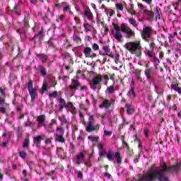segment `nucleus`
I'll return each instance as SVG.
<instances>
[{"label": "nucleus", "mask_w": 181, "mask_h": 181, "mask_svg": "<svg viewBox=\"0 0 181 181\" xmlns=\"http://www.w3.org/2000/svg\"><path fill=\"white\" fill-rule=\"evenodd\" d=\"M126 49L132 54H135L136 57H141L142 54V46L141 45V41L136 40L134 42H129L125 45Z\"/></svg>", "instance_id": "nucleus-1"}, {"label": "nucleus", "mask_w": 181, "mask_h": 181, "mask_svg": "<svg viewBox=\"0 0 181 181\" xmlns=\"http://www.w3.org/2000/svg\"><path fill=\"white\" fill-rule=\"evenodd\" d=\"M122 25L118 26L115 24L113 25L112 29V35L118 42H122Z\"/></svg>", "instance_id": "nucleus-2"}, {"label": "nucleus", "mask_w": 181, "mask_h": 181, "mask_svg": "<svg viewBox=\"0 0 181 181\" xmlns=\"http://www.w3.org/2000/svg\"><path fill=\"white\" fill-rule=\"evenodd\" d=\"M152 27H144L141 31V37L146 42H148L152 39Z\"/></svg>", "instance_id": "nucleus-3"}, {"label": "nucleus", "mask_w": 181, "mask_h": 181, "mask_svg": "<svg viewBox=\"0 0 181 181\" xmlns=\"http://www.w3.org/2000/svg\"><path fill=\"white\" fill-rule=\"evenodd\" d=\"M28 88L31 97V100L35 101V100H36V97H37V86H35V88H33V82L30 81L28 83Z\"/></svg>", "instance_id": "nucleus-4"}, {"label": "nucleus", "mask_w": 181, "mask_h": 181, "mask_svg": "<svg viewBox=\"0 0 181 181\" xmlns=\"http://www.w3.org/2000/svg\"><path fill=\"white\" fill-rule=\"evenodd\" d=\"M122 31L126 35V37L131 38L135 36V32L131 28L126 26L125 24H122Z\"/></svg>", "instance_id": "nucleus-5"}, {"label": "nucleus", "mask_w": 181, "mask_h": 181, "mask_svg": "<svg viewBox=\"0 0 181 181\" xmlns=\"http://www.w3.org/2000/svg\"><path fill=\"white\" fill-rule=\"evenodd\" d=\"M94 124H95V120L94 119L93 116H91L89 118V121L86 126V130L87 132H93V131H95V128H94Z\"/></svg>", "instance_id": "nucleus-6"}, {"label": "nucleus", "mask_w": 181, "mask_h": 181, "mask_svg": "<svg viewBox=\"0 0 181 181\" xmlns=\"http://www.w3.org/2000/svg\"><path fill=\"white\" fill-rule=\"evenodd\" d=\"M83 19H88V21H93V19H94V16L88 7H85L83 9Z\"/></svg>", "instance_id": "nucleus-7"}, {"label": "nucleus", "mask_w": 181, "mask_h": 181, "mask_svg": "<svg viewBox=\"0 0 181 181\" xmlns=\"http://www.w3.org/2000/svg\"><path fill=\"white\" fill-rule=\"evenodd\" d=\"M46 139V136L45 134L38 135L33 137V145H35L37 147L40 146V143L42 141L45 140Z\"/></svg>", "instance_id": "nucleus-8"}, {"label": "nucleus", "mask_w": 181, "mask_h": 181, "mask_svg": "<svg viewBox=\"0 0 181 181\" xmlns=\"http://www.w3.org/2000/svg\"><path fill=\"white\" fill-rule=\"evenodd\" d=\"M102 50H103L104 52H100L101 56H108L111 59H114V54L111 53V49L109 46H103Z\"/></svg>", "instance_id": "nucleus-9"}, {"label": "nucleus", "mask_w": 181, "mask_h": 181, "mask_svg": "<svg viewBox=\"0 0 181 181\" xmlns=\"http://www.w3.org/2000/svg\"><path fill=\"white\" fill-rule=\"evenodd\" d=\"M84 158H86V151L81 152L75 156L76 163L81 165V162H84Z\"/></svg>", "instance_id": "nucleus-10"}, {"label": "nucleus", "mask_w": 181, "mask_h": 181, "mask_svg": "<svg viewBox=\"0 0 181 181\" xmlns=\"http://www.w3.org/2000/svg\"><path fill=\"white\" fill-rule=\"evenodd\" d=\"M83 54L86 57H95L97 54L93 52V49L90 47H86L83 49Z\"/></svg>", "instance_id": "nucleus-11"}, {"label": "nucleus", "mask_w": 181, "mask_h": 181, "mask_svg": "<svg viewBox=\"0 0 181 181\" xmlns=\"http://www.w3.org/2000/svg\"><path fill=\"white\" fill-rule=\"evenodd\" d=\"M101 81H103V76L98 75L92 79L90 81V86H98Z\"/></svg>", "instance_id": "nucleus-12"}, {"label": "nucleus", "mask_w": 181, "mask_h": 181, "mask_svg": "<svg viewBox=\"0 0 181 181\" xmlns=\"http://www.w3.org/2000/svg\"><path fill=\"white\" fill-rule=\"evenodd\" d=\"M45 121H46V116L45 115H41L37 117V128L45 127Z\"/></svg>", "instance_id": "nucleus-13"}, {"label": "nucleus", "mask_w": 181, "mask_h": 181, "mask_svg": "<svg viewBox=\"0 0 181 181\" xmlns=\"http://www.w3.org/2000/svg\"><path fill=\"white\" fill-rule=\"evenodd\" d=\"M80 87V82L78 80L73 78L71 81V83L69 86L70 90H77Z\"/></svg>", "instance_id": "nucleus-14"}, {"label": "nucleus", "mask_w": 181, "mask_h": 181, "mask_svg": "<svg viewBox=\"0 0 181 181\" xmlns=\"http://www.w3.org/2000/svg\"><path fill=\"white\" fill-rule=\"evenodd\" d=\"M144 74L148 81H153V75L152 74V69H146Z\"/></svg>", "instance_id": "nucleus-15"}, {"label": "nucleus", "mask_w": 181, "mask_h": 181, "mask_svg": "<svg viewBox=\"0 0 181 181\" xmlns=\"http://www.w3.org/2000/svg\"><path fill=\"white\" fill-rule=\"evenodd\" d=\"M59 102V111L62 112L63 111L64 108H66L67 107V103H66V100L64 99L60 98L58 99Z\"/></svg>", "instance_id": "nucleus-16"}, {"label": "nucleus", "mask_w": 181, "mask_h": 181, "mask_svg": "<svg viewBox=\"0 0 181 181\" xmlns=\"http://www.w3.org/2000/svg\"><path fill=\"white\" fill-rule=\"evenodd\" d=\"M111 107V103L110 100L105 99L101 104L99 105V108H110Z\"/></svg>", "instance_id": "nucleus-17"}, {"label": "nucleus", "mask_w": 181, "mask_h": 181, "mask_svg": "<svg viewBox=\"0 0 181 181\" xmlns=\"http://www.w3.org/2000/svg\"><path fill=\"white\" fill-rule=\"evenodd\" d=\"M66 108H68V110L70 111L72 114H74L76 112V107L74 105H73V103L71 102H69L66 105Z\"/></svg>", "instance_id": "nucleus-18"}, {"label": "nucleus", "mask_w": 181, "mask_h": 181, "mask_svg": "<svg viewBox=\"0 0 181 181\" xmlns=\"http://www.w3.org/2000/svg\"><path fill=\"white\" fill-rule=\"evenodd\" d=\"M171 88L174 90V91H176L181 95V87H180L179 84L177 83H173L171 85Z\"/></svg>", "instance_id": "nucleus-19"}, {"label": "nucleus", "mask_w": 181, "mask_h": 181, "mask_svg": "<svg viewBox=\"0 0 181 181\" xmlns=\"http://www.w3.org/2000/svg\"><path fill=\"white\" fill-rule=\"evenodd\" d=\"M126 107L127 114L129 115H132V114H134V112H135V110L132 107V106L130 104H127Z\"/></svg>", "instance_id": "nucleus-20"}, {"label": "nucleus", "mask_w": 181, "mask_h": 181, "mask_svg": "<svg viewBox=\"0 0 181 181\" xmlns=\"http://www.w3.org/2000/svg\"><path fill=\"white\" fill-rule=\"evenodd\" d=\"M115 93V88L114 86V84L112 86H109L106 90L105 94H114Z\"/></svg>", "instance_id": "nucleus-21"}, {"label": "nucleus", "mask_w": 181, "mask_h": 181, "mask_svg": "<svg viewBox=\"0 0 181 181\" xmlns=\"http://www.w3.org/2000/svg\"><path fill=\"white\" fill-rule=\"evenodd\" d=\"M5 103V100H4L2 98H0V112L4 113L6 111V109L4 106V104Z\"/></svg>", "instance_id": "nucleus-22"}, {"label": "nucleus", "mask_w": 181, "mask_h": 181, "mask_svg": "<svg viewBox=\"0 0 181 181\" xmlns=\"http://www.w3.org/2000/svg\"><path fill=\"white\" fill-rule=\"evenodd\" d=\"M137 6L139 9H140L141 12H142L143 13H146L148 12V10H146V8L145 7V6H144V4L138 3Z\"/></svg>", "instance_id": "nucleus-23"}, {"label": "nucleus", "mask_w": 181, "mask_h": 181, "mask_svg": "<svg viewBox=\"0 0 181 181\" xmlns=\"http://www.w3.org/2000/svg\"><path fill=\"white\" fill-rule=\"evenodd\" d=\"M84 30L86 33L91 31L93 30V26L89 23H84L83 24Z\"/></svg>", "instance_id": "nucleus-24"}, {"label": "nucleus", "mask_w": 181, "mask_h": 181, "mask_svg": "<svg viewBox=\"0 0 181 181\" xmlns=\"http://www.w3.org/2000/svg\"><path fill=\"white\" fill-rule=\"evenodd\" d=\"M129 23H130V25H132V26H134V28H136V29H138V23L134 18H129Z\"/></svg>", "instance_id": "nucleus-25"}, {"label": "nucleus", "mask_w": 181, "mask_h": 181, "mask_svg": "<svg viewBox=\"0 0 181 181\" xmlns=\"http://www.w3.org/2000/svg\"><path fill=\"white\" fill-rule=\"evenodd\" d=\"M128 97H129V98H135V90L134 89V87H131V89L129 90V91L127 93Z\"/></svg>", "instance_id": "nucleus-26"}, {"label": "nucleus", "mask_w": 181, "mask_h": 181, "mask_svg": "<svg viewBox=\"0 0 181 181\" xmlns=\"http://www.w3.org/2000/svg\"><path fill=\"white\" fill-rule=\"evenodd\" d=\"M59 119L62 122V124H65L66 125L69 124V122L67 121V119L66 118V116L64 115L59 116Z\"/></svg>", "instance_id": "nucleus-27"}, {"label": "nucleus", "mask_w": 181, "mask_h": 181, "mask_svg": "<svg viewBox=\"0 0 181 181\" xmlns=\"http://www.w3.org/2000/svg\"><path fill=\"white\" fill-rule=\"evenodd\" d=\"M145 54H146V56H148V57H150L151 59L155 57V54H153V50L152 49H146Z\"/></svg>", "instance_id": "nucleus-28"}, {"label": "nucleus", "mask_w": 181, "mask_h": 181, "mask_svg": "<svg viewBox=\"0 0 181 181\" xmlns=\"http://www.w3.org/2000/svg\"><path fill=\"white\" fill-rule=\"evenodd\" d=\"M63 135L64 134H55L56 141H57V142H61L62 144L64 143L65 140L64 138H63Z\"/></svg>", "instance_id": "nucleus-29"}, {"label": "nucleus", "mask_w": 181, "mask_h": 181, "mask_svg": "<svg viewBox=\"0 0 181 181\" xmlns=\"http://www.w3.org/2000/svg\"><path fill=\"white\" fill-rule=\"evenodd\" d=\"M39 70H40L41 71V76H42L43 77H45V76H46L47 74V73L46 72V68H45L43 66L40 65L38 66Z\"/></svg>", "instance_id": "nucleus-30"}, {"label": "nucleus", "mask_w": 181, "mask_h": 181, "mask_svg": "<svg viewBox=\"0 0 181 181\" xmlns=\"http://www.w3.org/2000/svg\"><path fill=\"white\" fill-rule=\"evenodd\" d=\"M62 5L63 6L64 12H67V11H70V6H69V4H67V2H62Z\"/></svg>", "instance_id": "nucleus-31"}, {"label": "nucleus", "mask_w": 181, "mask_h": 181, "mask_svg": "<svg viewBox=\"0 0 181 181\" xmlns=\"http://www.w3.org/2000/svg\"><path fill=\"white\" fill-rule=\"evenodd\" d=\"M153 59L151 60V62L153 63V64L155 65V67H156V69L158 70V66L159 65V63H160V61H159L158 59V58H156V57H154L153 58H151Z\"/></svg>", "instance_id": "nucleus-32"}, {"label": "nucleus", "mask_w": 181, "mask_h": 181, "mask_svg": "<svg viewBox=\"0 0 181 181\" xmlns=\"http://www.w3.org/2000/svg\"><path fill=\"white\" fill-rule=\"evenodd\" d=\"M134 73L136 74V77L139 81H142V78L141 77V70L139 69H136L134 71Z\"/></svg>", "instance_id": "nucleus-33"}, {"label": "nucleus", "mask_w": 181, "mask_h": 181, "mask_svg": "<svg viewBox=\"0 0 181 181\" xmlns=\"http://www.w3.org/2000/svg\"><path fill=\"white\" fill-rule=\"evenodd\" d=\"M54 124H56V120L52 119L49 124H44V128L47 129V128L52 127V125H54Z\"/></svg>", "instance_id": "nucleus-34"}, {"label": "nucleus", "mask_w": 181, "mask_h": 181, "mask_svg": "<svg viewBox=\"0 0 181 181\" xmlns=\"http://www.w3.org/2000/svg\"><path fill=\"white\" fill-rule=\"evenodd\" d=\"M88 139L89 141H92V142H97L100 138L97 136H88Z\"/></svg>", "instance_id": "nucleus-35"}, {"label": "nucleus", "mask_w": 181, "mask_h": 181, "mask_svg": "<svg viewBox=\"0 0 181 181\" xmlns=\"http://www.w3.org/2000/svg\"><path fill=\"white\" fill-rule=\"evenodd\" d=\"M115 158H116L117 163H121V162H122V160L121 159V156H120L119 153H118V152L115 153Z\"/></svg>", "instance_id": "nucleus-36"}, {"label": "nucleus", "mask_w": 181, "mask_h": 181, "mask_svg": "<svg viewBox=\"0 0 181 181\" xmlns=\"http://www.w3.org/2000/svg\"><path fill=\"white\" fill-rule=\"evenodd\" d=\"M149 42L150 49L153 50L155 49V42H153V38H150Z\"/></svg>", "instance_id": "nucleus-37"}, {"label": "nucleus", "mask_w": 181, "mask_h": 181, "mask_svg": "<svg viewBox=\"0 0 181 181\" xmlns=\"http://www.w3.org/2000/svg\"><path fill=\"white\" fill-rule=\"evenodd\" d=\"M73 40H74V42H76V43H78L79 42H81V38L80 37V36H78V35L74 34V35H73Z\"/></svg>", "instance_id": "nucleus-38"}, {"label": "nucleus", "mask_w": 181, "mask_h": 181, "mask_svg": "<svg viewBox=\"0 0 181 181\" xmlns=\"http://www.w3.org/2000/svg\"><path fill=\"white\" fill-rule=\"evenodd\" d=\"M57 135H64V129L63 128L57 127Z\"/></svg>", "instance_id": "nucleus-39"}, {"label": "nucleus", "mask_w": 181, "mask_h": 181, "mask_svg": "<svg viewBox=\"0 0 181 181\" xmlns=\"http://www.w3.org/2000/svg\"><path fill=\"white\" fill-rule=\"evenodd\" d=\"M37 56H41L42 63H46V62H47V55H44V54H40Z\"/></svg>", "instance_id": "nucleus-40"}, {"label": "nucleus", "mask_w": 181, "mask_h": 181, "mask_svg": "<svg viewBox=\"0 0 181 181\" xmlns=\"http://www.w3.org/2000/svg\"><path fill=\"white\" fill-rule=\"evenodd\" d=\"M113 59H114L115 63H116V64H118V63H119V54H116L115 56H114Z\"/></svg>", "instance_id": "nucleus-41"}, {"label": "nucleus", "mask_w": 181, "mask_h": 181, "mask_svg": "<svg viewBox=\"0 0 181 181\" xmlns=\"http://www.w3.org/2000/svg\"><path fill=\"white\" fill-rule=\"evenodd\" d=\"M103 135H104V136H111V135H112V132L104 130Z\"/></svg>", "instance_id": "nucleus-42"}, {"label": "nucleus", "mask_w": 181, "mask_h": 181, "mask_svg": "<svg viewBox=\"0 0 181 181\" xmlns=\"http://www.w3.org/2000/svg\"><path fill=\"white\" fill-rule=\"evenodd\" d=\"M58 95H59V93H57V91H54L49 93V97H53L54 98H56V97H57Z\"/></svg>", "instance_id": "nucleus-43"}, {"label": "nucleus", "mask_w": 181, "mask_h": 181, "mask_svg": "<svg viewBox=\"0 0 181 181\" xmlns=\"http://www.w3.org/2000/svg\"><path fill=\"white\" fill-rule=\"evenodd\" d=\"M42 90V91H47V82H46V81L43 83Z\"/></svg>", "instance_id": "nucleus-44"}, {"label": "nucleus", "mask_w": 181, "mask_h": 181, "mask_svg": "<svg viewBox=\"0 0 181 181\" xmlns=\"http://www.w3.org/2000/svg\"><path fill=\"white\" fill-rule=\"evenodd\" d=\"M107 158L108 160H112V159L114 158V154H112V153H107Z\"/></svg>", "instance_id": "nucleus-45"}, {"label": "nucleus", "mask_w": 181, "mask_h": 181, "mask_svg": "<svg viewBox=\"0 0 181 181\" xmlns=\"http://www.w3.org/2000/svg\"><path fill=\"white\" fill-rule=\"evenodd\" d=\"M146 15H148L150 19H152L153 18V12L149 11L147 10L146 13H144Z\"/></svg>", "instance_id": "nucleus-46"}, {"label": "nucleus", "mask_w": 181, "mask_h": 181, "mask_svg": "<svg viewBox=\"0 0 181 181\" xmlns=\"http://www.w3.org/2000/svg\"><path fill=\"white\" fill-rule=\"evenodd\" d=\"M42 33H43V30H41L40 32H38L37 34L35 35L34 37H39L40 39H42Z\"/></svg>", "instance_id": "nucleus-47"}, {"label": "nucleus", "mask_w": 181, "mask_h": 181, "mask_svg": "<svg viewBox=\"0 0 181 181\" xmlns=\"http://www.w3.org/2000/svg\"><path fill=\"white\" fill-rule=\"evenodd\" d=\"M169 42L172 43L173 42H175V36L172 34H170L168 36Z\"/></svg>", "instance_id": "nucleus-48"}, {"label": "nucleus", "mask_w": 181, "mask_h": 181, "mask_svg": "<svg viewBox=\"0 0 181 181\" xmlns=\"http://www.w3.org/2000/svg\"><path fill=\"white\" fill-rule=\"evenodd\" d=\"M114 13H115V11L114 10L110 9V10H108V11H107V15L108 16H112V15H114Z\"/></svg>", "instance_id": "nucleus-49"}, {"label": "nucleus", "mask_w": 181, "mask_h": 181, "mask_svg": "<svg viewBox=\"0 0 181 181\" xmlns=\"http://www.w3.org/2000/svg\"><path fill=\"white\" fill-rule=\"evenodd\" d=\"M19 155H20L21 158H22V159H25V158H26V152H25V151H21L19 153Z\"/></svg>", "instance_id": "nucleus-50"}, {"label": "nucleus", "mask_w": 181, "mask_h": 181, "mask_svg": "<svg viewBox=\"0 0 181 181\" xmlns=\"http://www.w3.org/2000/svg\"><path fill=\"white\" fill-rule=\"evenodd\" d=\"M23 146L24 148H26V147L29 146V139H25V142H24Z\"/></svg>", "instance_id": "nucleus-51"}, {"label": "nucleus", "mask_w": 181, "mask_h": 181, "mask_svg": "<svg viewBox=\"0 0 181 181\" xmlns=\"http://www.w3.org/2000/svg\"><path fill=\"white\" fill-rule=\"evenodd\" d=\"M17 33L20 34V36H21V37L23 36H25V30H17Z\"/></svg>", "instance_id": "nucleus-52"}, {"label": "nucleus", "mask_w": 181, "mask_h": 181, "mask_svg": "<svg viewBox=\"0 0 181 181\" xmlns=\"http://www.w3.org/2000/svg\"><path fill=\"white\" fill-rule=\"evenodd\" d=\"M99 153L100 156H104V155H107V152L105 149L103 150H99Z\"/></svg>", "instance_id": "nucleus-53"}, {"label": "nucleus", "mask_w": 181, "mask_h": 181, "mask_svg": "<svg viewBox=\"0 0 181 181\" xmlns=\"http://www.w3.org/2000/svg\"><path fill=\"white\" fill-rule=\"evenodd\" d=\"M33 125V122L30 121H27L25 122V127H32Z\"/></svg>", "instance_id": "nucleus-54"}, {"label": "nucleus", "mask_w": 181, "mask_h": 181, "mask_svg": "<svg viewBox=\"0 0 181 181\" xmlns=\"http://www.w3.org/2000/svg\"><path fill=\"white\" fill-rule=\"evenodd\" d=\"M93 49L95 51L100 50V47L97 44H93Z\"/></svg>", "instance_id": "nucleus-55"}, {"label": "nucleus", "mask_w": 181, "mask_h": 181, "mask_svg": "<svg viewBox=\"0 0 181 181\" xmlns=\"http://www.w3.org/2000/svg\"><path fill=\"white\" fill-rule=\"evenodd\" d=\"M76 175H78V177L80 179L83 178V173L80 171H76Z\"/></svg>", "instance_id": "nucleus-56"}, {"label": "nucleus", "mask_w": 181, "mask_h": 181, "mask_svg": "<svg viewBox=\"0 0 181 181\" xmlns=\"http://www.w3.org/2000/svg\"><path fill=\"white\" fill-rule=\"evenodd\" d=\"M98 148L99 149V151H103L104 150V144H99L98 146Z\"/></svg>", "instance_id": "nucleus-57"}, {"label": "nucleus", "mask_w": 181, "mask_h": 181, "mask_svg": "<svg viewBox=\"0 0 181 181\" xmlns=\"http://www.w3.org/2000/svg\"><path fill=\"white\" fill-rule=\"evenodd\" d=\"M49 144H52V138H49V139H45V144L49 145Z\"/></svg>", "instance_id": "nucleus-58"}, {"label": "nucleus", "mask_w": 181, "mask_h": 181, "mask_svg": "<svg viewBox=\"0 0 181 181\" xmlns=\"http://www.w3.org/2000/svg\"><path fill=\"white\" fill-rule=\"evenodd\" d=\"M143 2H146L148 5H151L152 4V0H142Z\"/></svg>", "instance_id": "nucleus-59"}, {"label": "nucleus", "mask_w": 181, "mask_h": 181, "mask_svg": "<svg viewBox=\"0 0 181 181\" xmlns=\"http://www.w3.org/2000/svg\"><path fill=\"white\" fill-rule=\"evenodd\" d=\"M117 9H119V11H124V7L122 6H119L117 4Z\"/></svg>", "instance_id": "nucleus-60"}, {"label": "nucleus", "mask_w": 181, "mask_h": 181, "mask_svg": "<svg viewBox=\"0 0 181 181\" xmlns=\"http://www.w3.org/2000/svg\"><path fill=\"white\" fill-rule=\"evenodd\" d=\"M128 12L130 15H136V11H128Z\"/></svg>", "instance_id": "nucleus-61"}, {"label": "nucleus", "mask_w": 181, "mask_h": 181, "mask_svg": "<svg viewBox=\"0 0 181 181\" xmlns=\"http://www.w3.org/2000/svg\"><path fill=\"white\" fill-rule=\"evenodd\" d=\"M23 175L24 177H26V176H28V171H26V170H24L23 171Z\"/></svg>", "instance_id": "nucleus-62"}, {"label": "nucleus", "mask_w": 181, "mask_h": 181, "mask_svg": "<svg viewBox=\"0 0 181 181\" xmlns=\"http://www.w3.org/2000/svg\"><path fill=\"white\" fill-rule=\"evenodd\" d=\"M177 50H181V45L180 43L177 44Z\"/></svg>", "instance_id": "nucleus-63"}, {"label": "nucleus", "mask_w": 181, "mask_h": 181, "mask_svg": "<svg viewBox=\"0 0 181 181\" xmlns=\"http://www.w3.org/2000/svg\"><path fill=\"white\" fill-rule=\"evenodd\" d=\"M148 129H144V135L145 136H146V138H148Z\"/></svg>", "instance_id": "nucleus-64"}]
</instances>
